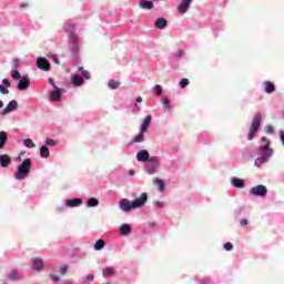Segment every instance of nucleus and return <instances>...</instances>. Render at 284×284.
I'll use <instances>...</instances> for the list:
<instances>
[{
    "instance_id": "f257e3e1",
    "label": "nucleus",
    "mask_w": 284,
    "mask_h": 284,
    "mask_svg": "<svg viewBox=\"0 0 284 284\" xmlns=\"http://www.w3.org/2000/svg\"><path fill=\"white\" fill-rule=\"evenodd\" d=\"M261 141L262 143H264V145L257 148V152L261 156L255 159L256 168H261V165L267 163V161H270V159H272V155L274 154V150L270 148V140H267L266 136H262Z\"/></svg>"
},
{
    "instance_id": "f03ea898",
    "label": "nucleus",
    "mask_w": 284,
    "mask_h": 284,
    "mask_svg": "<svg viewBox=\"0 0 284 284\" xmlns=\"http://www.w3.org/2000/svg\"><path fill=\"white\" fill-rule=\"evenodd\" d=\"M31 168H32V160L29 158L23 160V162L18 166V170L14 173V178L17 179V181H23L28 179Z\"/></svg>"
},
{
    "instance_id": "7ed1b4c3",
    "label": "nucleus",
    "mask_w": 284,
    "mask_h": 284,
    "mask_svg": "<svg viewBox=\"0 0 284 284\" xmlns=\"http://www.w3.org/2000/svg\"><path fill=\"white\" fill-rule=\"evenodd\" d=\"M261 112L255 113L247 136L248 141H252L256 136V132L261 129Z\"/></svg>"
},
{
    "instance_id": "20e7f679",
    "label": "nucleus",
    "mask_w": 284,
    "mask_h": 284,
    "mask_svg": "<svg viewBox=\"0 0 284 284\" xmlns=\"http://www.w3.org/2000/svg\"><path fill=\"white\" fill-rule=\"evenodd\" d=\"M159 165H161V161L158 156L150 158V160L145 163L148 174H155L156 170H159Z\"/></svg>"
},
{
    "instance_id": "39448f33",
    "label": "nucleus",
    "mask_w": 284,
    "mask_h": 284,
    "mask_svg": "<svg viewBox=\"0 0 284 284\" xmlns=\"http://www.w3.org/2000/svg\"><path fill=\"white\" fill-rule=\"evenodd\" d=\"M250 194L252 196H267V187H265V185L260 184L257 186H253L250 190Z\"/></svg>"
},
{
    "instance_id": "423d86ee",
    "label": "nucleus",
    "mask_w": 284,
    "mask_h": 284,
    "mask_svg": "<svg viewBox=\"0 0 284 284\" xmlns=\"http://www.w3.org/2000/svg\"><path fill=\"white\" fill-rule=\"evenodd\" d=\"M131 203H132L133 210L143 207V205H145V203H148V193H142L140 197H136Z\"/></svg>"
},
{
    "instance_id": "0eeeda50",
    "label": "nucleus",
    "mask_w": 284,
    "mask_h": 284,
    "mask_svg": "<svg viewBox=\"0 0 284 284\" xmlns=\"http://www.w3.org/2000/svg\"><path fill=\"white\" fill-rule=\"evenodd\" d=\"M78 41H79V38L77 37L75 32L69 33V43L72 45L71 52L73 54H77V52H79V44L77 43Z\"/></svg>"
},
{
    "instance_id": "6e6552de",
    "label": "nucleus",
    "mask_w": 284,
    "mask_h": 284,
    "mask_svg": "<svg viewBox=\"0 0 284 284\" xmlns=\"http://www.w3.org/2000/svg\"><path fill=\"white\" fill-rule=\"evenodd\" d=\"M19 108V102L17 100H11L7 106L0 113V116H6V114H10V112H14Z\"/></svg>"
},
{
    "instance_id": "1a4fd4ad",
    "label": "nucleus",
    "mask_w": 284,
    "mask_h": 284,
    "mask_svg": "<svg viewBox=\"0 0 284 284\" xmlns=\"http://www.w3.org/2000/svg\"><path fill=\"white\" fill-rule=\"evenodd\" d=\"M36 65L39 68V70L50 72V62L45 58H38L36 61Z\"/></svg>"
},
{
    "instance_id": "9d476101",
    "label": "nucleus",
    "mask_w": 284,
    "mask_h": 284,
    "mask_svg": "<svg viewBox=\"0 0 284 284\" xmlns=\"http://www.w3.org/2000/svg\"><path fill=\"white\" fill-rule=\"evenodd\" d=\"M150 159V152L148 150H141L136 153V161H139L140 163H145Z\"/></svg>"
},
{
    "instance_id": "9b49d317",
    "label": "nucleus",
    "mask_w": 284,
    "mask_h": 284,
    "mask_svg": "<svg viewBox=\"0 0 284 284\" xmlns=\"http://www.w3.org/2000/svg\"><path fill=\"white\" fill-rule=\"evenodd\" d=\"M193 0H182V2L179 4L178 10L182 14H185L187 10H190V6H192Z\"/></svg>"
},
{
    "instance_id": "f8f14e48",
    "label": "nucleus",
    "mask_w": 284,
    "mask_h": 284,
    "mask_svg": "<svg viewBox=\"0 0 284 284\" xmlns=\"http://www.w3.org/2000/svg\"><path fill=\"white\" fill-rule=\"evenodd\" d=\"M120 207L123 212H131L132 210H134V207L132 206V202L130 203V200L128 199H122L120 201Z\"/></svg>"
},
{
    "instance_id": "ddd939ff",
    "label": "nucleus",
    "mask_w": 284,
    "mask_h": 284,
    "mask_svg": "<svg viewBox=\"0 0 284 284\" xmlns=\"http://www.w3.org/2000/svg\"><path fill=\"white\" fill-rule=\"evenodd\" d=\"M61 89L54 87V91H51L50 93V101H52L53 103L61 101Z\"/></svg>"
},
{
    "instance_id": "4468645a",
    "label": "nucleus",
    "mask_w": 284,
    "mask_h": 284,
    "mask_svg": "<svg viewBox=\"0 0 284 284\" xmlns=\"http://www.w3.org/2000/svg\"><path fill=\"white\" fill-rule=\"evenodd\" d=\"M10 163H12V158L8 154L0 155V165L1 168H10Z\"/></svg>"
},
{
    "instance_id": "2eb2a0df",
    "label": "nucleus",
    "mask_w": 284,
    "mask_h": 284,
    "mask_svg": "<svg viewBox=\"0 0 284 284\" xmlns=\"http://www.w3.org/2000/svg\"><path fill=\"white\" fill-rule=\"evenodd\" d=\"M30 88V79L22 77L18 82V90H28Z\"/></svg>"
},
{
    "instance_id": "dca6fc26",
    "label": "nucleus",
    "mask_w": 284,
    "mask_h": 284,
    "mask_svg": "<svg viewBox=\"0 0 284 284\" xmlns=\"http://www.w3.org/2000/svg\"><path fill=\"white\" fill-rule=\"evenodd\" d=\"M154 26L158 30H165V28H168V20H165V18H158Z\"/></svg>"
},
{
    "instance_id": "f3484780",
    "label": "nucleus",
    "mask_w": 284,
    "mask_h": 284,
    "mask_svg": "<svg viewBox=\"0 0 284 284\" xmlns=\"http://www.w3.org/2000/svg\"><path fill=\"white\" fill-rule=\"evenodd\" d=\"M150 123H152V115H146L142 122L140 131L148 132V128H150Z\"/></svg>"
},
{
    "instance_id": "a211bd4d",
    "label": "nucleus",
    "mask_w": 284,
    "mask_h": 284,
    "mask_svg": "<svg viewBox=\"0 0 284 284\" xmlns=\"http://www.w3.org/2000/svg\"><path fill=\"white\" fill-rule=\"evenodd\" d=\"M32 268L36 271V272H41V270H43V260L41 258H34L32 261Z\"/></svg>"
},
{
    "instance_id": "6ab92c4d",
    "label": "nucleus",
    "mask_w": 284,
    "mask_h": 284,
    "mask_svg": "<svg viewBox=\"0 0 284 284\" xmlns=\"http://www.w3.org/2000/svg\"><path fill=\"white\" fill-rule=\"evenodd\" d=\"M83 203V200L81 199H72V200H67L65 205L67 207H79Z\"/></svg>"
},
{
    "instance_id": "aec40b11",
    "label": "nucleus",
    "mask_w": 284,
    "mask_h": 284,
    "mask_svg": "<svg viewBox=\"0 0 284 284\" xmlns=\"http://www.w3.org/2000/svg\"><path fill=\"white\" fill-rule=\"evenodd\" d=\"M231 185H233V187H240V189L245 187V181L239 178H231Z\"/></svg>"
},
{
    "instance_id": "412c9836",
    "label": "nucleus",
    "mask_w": 284,
    "mask_h": 284,
    "mask_svg": "<svg viewBox=\"0 0 284 284\" xmlns=\"http://www.w3.org/2000/svg\"><path fill=\"white\" fill-rule=\"evenodd\" d=\"M140 8H142L143 10H152V8H154V2L149 0H141Z\"/></svg>"
},
{
    "instance_id": "4be33fe9",
    "label": "nucleus",
    "mask_w": 284,
    "mask_h": 284,
    "mask_svg": "<svg viewBox=\"0 0 284 284\" xmlns=\"http://www.w3.org/2000/svg\"><path fill=\"white\" fill-rule=\"evenodd\" d=\"M72 84L75 85V88H81L83 85V77L75 74L72 78Z\"/></svg>"
},
{
    "instance_id": "5701e85b",
    "label": "nucleus",
    "mask_w": 284,
    "mask_h": 284,
    "mask_svg": "<svg viewBox=\"0 0 284 284\" xmlns=\"http://www.w3.org/2000/svg\"><path fill=\"white\" fill-rule=\"evenodd\" d=\"M163 110L164 112H172V102L168 98H162Z\"/></svg>"
},
{
    "instance_id": "b1692460",
    "label": "nucleus",
    "mask_w": 284,
    "mask_h": 284,
    "mask_svg": "<svg viewBox=\"0 0 284 284\" xmlns=\"http://www.w3.org/2000/svg\"><path fill=\"white\" fill-rule=\"evenodd\" d=\"M6 143H8V133H6V131H0V150L6 148Z\"/></svg>"
},
{
    "instance_id": "393cba45",
    "label": "nucleus",
    "mask_w": 284,
    "mask_h": 284,
    "mask_svg": "<svg viewBox=\"0 0 284 284\" xmlns=\"http://www.w3.org/2000/svg\"><path fill=\"white\" fill-rule=\"evenodd\" d=\"M264 90L266 94H272V92L276 90V87L274 85V83L266 81L264 82Z\"/></svg>"
},
{
    "instance_id": "a878e982",
    "label": "nucleus",
    "mask_w": 284,
    "mask_h": 284,
    "mask_svg": "<svg viewBox=\"0 0 284 284\" xmlns=\"http://www.w3.org/2000/svg\"><path fill=\"white\" fill-rule=\"evenodd\" d=\"M132 232V226H130V224H122L120 226V233L123 236H128V234H130Z\"/></svg>"
},
{
    "instance_id": "bb28decb",
    "label": "nucleus",
    "mask_w": 284,
    "mask_h": 284,
    "mask_svg": "<svg viewBox=\"0 0 284 284\" xmlns=\"http://www.w3.org/2000/svg\"><path fill=\"white\" fill-rule=\"evenodd\" d=\"M145 141V131L139 132V134L133 139V143H143Z\"/></svg>"
},
{
    "instance_id": "cd10ccee",
    "label": "nucleus",
    "mask_w": 284,
    "mask_h": 284,
    "mask_svg": "<svg viewBox=\"0 0 284 284\" xmlns=\"http://www.w3.org/2000/svg\"><path fill=\"white\" fill-rule=\"evenodd\" d=\"M40 156L42 159H48V156H50V149H48V146H45V145H42L40 148Z\"/></svg>"
},
{
    "instance_id": "c85d7f7f",
    "label": "nucleus",
    "mask_w": 284,
    "mask_h": 284,
    "mask_svg": "<svg viewBox=\"0 0 284 284\" xmlns=\"http://www.w3.org/2000/svg\"><path fill=\"white\" fill-rule=\"evenodd\" d=\"M99 205V200H97V197H90L87 201V206L89 207H97Z\"/></svg>"
},
{
    "instance_id": "c756f323",
    "label": "nucleus",
    "mask_w": 284,
    "mask_h": 284,
    "mask_svg": "<svg viewBox=\"0 0 284 284\" xmlns=\"http://www.w3.org/2000/svg\"><path fill=\"white\" fill-rule=\"evenodd\" d=\"M103 276H114L116 274V271L112 267H106L102 271Z\"/></svg>"
},
{
    "instance_id": "7c9ffc66",
    "label": "nucleus",
    "mask_w": 284,
    "mask_h": 284,
    "mask_svg": "<svg viewBox=\"0 0 284 284\" xmlns=\"http://www.w3.org/2000/svg\"><path fill=\"white\" fill-rule=\"evenodd\" d=\"M120 85H121V82H119V81H115V80L109 81V88L111 90H119Z\"/></svg>"
},
{
    "instance_id": "2f4dec72",
    "label": "nucleus",
    "mask_w": 284,
    "mask_h": 284,
    "mask_svg": "<svg viewBox=\"0 0 284 284\" xmlns=\"http://www.w3.org/2000/svg\"><path fill=\"white\" fill-rule=\"evenodd\" d=\"M105 247V242L103 240H98L94 244V250H103Z\"/></svg>"
},
{
    "instance_id": "473e14b6",
    "label": "nucleus",
    "mask_w": 284,
    "mask_h": 284,
    "mask_svg": "<svg viewBox=\"0 0 284 284\" xmlns=\"http://www.w3.org/2000/svg\"><path fill=\"white\" fill-rule=\"evenodd\" d=\"M154 183L159 186L160 192H163V190H165V182H163V180L155 179Z\"/></svg>"
},
{
    "instance_id": "72a5a7b5",
    "label": "nucleus",
    "mask_w": 284,
    "mask_h": 284,
    "mask_svg": "<svg viewBox=\"0 0 284 284\" xmlns=\"http://www.w3.org/2000/svg\"><path fill=\"white\" fill-rule=\"evenodd\" d=\"M19 278H21V275H19L17 271H13L10 273V275H8L9 281H19Z\"/></svg>"
},
{
    "instance_id": "f704fd0d",
    "label": "nucleus",
    "mask_w": 284,
    "mask_h": 284,
    "mask_svg": "<svg viewBox=\"0 0 284 284\" xmlns=\"http://www.w3.org/2000/svg\"><path fill=\"white\" fill-rule=\"evenodd\" d=\"M11 77H12V79H14L16 81H19V79H21V73H20L17 69H12V71H11Z\"/></svg>"
},
{
    "instance_id": "c9c22d12",
    "label": "nucleus",
    "mask_w": 284,
    "mask_h": 284,
    "mask_svg": "<svg viewBox=\"0 0 284 284\" xmlns=\"http://www.w3.org/2000/svg\"><path fill=\"white\" fill-rule=\"evenodd\" d=\"M154 92H155V94H156L158 97H161V95L163 94V87L156 84V85L154 87Z\"/></svg>"
},
{
    "instance_id": "e433bc0d",
    "label": "nucleus",
    "mask_w": 284,
    "mask_h": 284,
    "mask_svg": "<svg viewBox=\"0 0 284 284\" xmlns=\"http://www.w3.org/2000/svg\"><path fill=\"white\" fill-rule=\"evenodd\" d=\"M23 145H26V148H34V142L32 141V139H26L23 141Z\"/></svg>"
},
{
    "instance_id": "4c0bfd02",
    "label": "nucleus",
    "mask_w": 284,
    "mask_h": 284,
    "mask_svg": "<svg viewBox=\"0 0 284 284\" xmlns=\"http://www.w3.org/2000/svg\"><path fill=\"white\" fill-rule=\"evenodd\" d=\"M180 88H187V85H190V80H187L186 78L182 79L179 83Z\"/></svg>"
},
{
    "instance_id": "58836bf2",
    "label": "nucleus",
    "mask_w": 284,
    "mask_h": 284,
    "mask_svg": "<svg viewBox=\"0 0 284 284\" xmlns=\"http://www.w3.org/2000/svg\"><path fill=\"white\" fill-rule=\"evenodd\" d=\"M0 92L1 94H10V90H8V87H4L3 84H0Z\"/></svg>"
},
{
    "instance_id": "ea45409f",
    "label": "nucleus",
    "mask_w": 284,
    "mask_h": 284,
    "mask_svg": "<svg viewBox=\"0 0 284 284\" xmlns=\"http://www.w3.org/2000/svg\"><path fill=\"white\" fill-rule=\"evenodd\" d=\"M64 30H65V32H69V34H70L71 32H74V24H67V26L64 27Z\"/></svg>"
},
{
    "instance_id": "a19ab883",
    "label": "nucleus",
    "mask_w": 284,
    "mask_h": 284,
    "mask_svg": "<svg viewBox=\"0 0 284 284\" xmlns=\"http://www.w3.org/2000/svg\"><path fill=\"white\" fill-rule=\"evenodd\" d=\"M19 65H21V60L19 59L13 60L12 70H17Z\"/></svg>"
},
{
    "instance_id": "79ce46f5",
    "label": "nucleus",
    "mask_w": 284,
    "mask_h": 284,
    "mask_svg": "<svg viewBox=\"0 0 284 284\" xmlns=\"http://www.w3.org/2000/svg\"><path fill=\"white\" fill-rule=\"evenodd\" d=\"M224 250H226V252H232V250H234V245H232V243L227 242L224 244Z\"/></svg>"
},
{
    "instance_id": "37998d69",
    "label": "nucleus",
    "mask_w": 284,
    "mask_h": 284,
    "mask_svg": "<svg viewBox=\"0 0 284 284\" xmlns=\"http://www.w3.org/2000/svg\"><path fill=\"white\" fill-rule=\"evenodd\" d=\"M265 132H266V134H274V126L266 125Z\"/></svg>"
},
{
    "instance_id": "c03bdc74",
    "label": "nucleus",
    "mask_w": 284,
    "mask_h": 284,
    "mask_svg": "<svg viewBox=\"0 0 284 284\" xmlns=\"http://www.w3.org/2000/svg\"><path fill=\"white\" fill-rule=\"evenodd\" d=\"M45 145L54 146V145H57V142L54 140H52V139H47L45 140Z\"/></svg>"
},
{
    "instance_id": "a18cd8bd",
    "label": "nucleus",
    "mask_w": 284,
    "mask_h": 284,
    "mask_svg": "<svg viewBox=\"0 0 284 284\" xmlns=\"http://www.w3.org/2000/svg\"><path fill=\"white\" fill-rule=\"evenodd\" d=\"M60 274H62V275L68 274V265H63V266L60 268Z\"/></svg>"
},
{
    "instance_id": "49530a36",
    "label": "nucleus",
    "mask_w": 284,
    "mask_h": 284,
    "mask_svg": "<svg viewBox=\"0 0 284 284\" xmlns=\"http://www.w3.org/2000/svg\"><path fill=\"white\" fill-rule=\"evenodd\" d=\"M49 276L53 281V283H59V281H61V277H59L57 275H49Z\"/></svg>"
},
{
    "instance_id": "de8ad7c7",
    "label": "nucleus",
    "mask_w": 284,
    "mask_h": 284,
    "mask_svg": "<svg viewBox=\"0 0 284 284\" xmlns=\"http://www.w3.org/2000/svg\"><path fill=\"white\" fill-rule=\"evenodd\" d=\"M51 60L53 61V63H55L57 65H59L61 62L59 61V57L58 55H52Z\"/></svg>"
},
{
    "instance_id": "09e8293b",
    "label": "nucleus",
    "mask_w": 284,
    "mask_h": 284,
    "mask_svg": "<svg viewBox=\"0 0 284 284\" xmlns=\"http://www.w3.org/2000/svg\"><path fill=\"white\" fill-rule=\"evenodd\" d=\"M185 51H183L182 49H180L178 52H175V57H178V59H181V57H183Z\"/></svg>"
},
{
    "instance_id": "8fccbe9b",
    "label": "nucleus",
    "mask_w": 284,
    "mask_h": 284,
    "mask_svg": "<svg viewBox=\"0 0 284 284\" xmlns=\"http://www.w3.org/2000/svg\"><path fill=\"white\" fill-rule=\"evenodd\" d=\"M82 77L87 80L90 79V72L88 70L82 71Z\"/></svg>"
},
{
    "instance_id": "3c124183",
    "label": "nucleus",
    "mask_w": 284,
    "mask_h": 284,
    "mask_svg": "<svg viewBox=\"0 0 284 284\" xmlns=\"http://www.w3.org/2000/svg\"><path fill=\"white\" fill-rule=\"evenodd\" d=\"M2 83H3L2 85H4V88H10V85H11L10 80H8V79H3Z\"/></svg>"
},
{
    "instance_id": "603ef678",
    "label": "nucleus",
    "mask_w": 284,
    "mask_h": 284,
    "mask_svg": "<svg viewBox=\"0 0 284 284\" xmlns=\"http://www.w3.org/2000/svg\"><path fill=\"white\" fill-rule=\"evenodd\" d=\"M155 206L160 207V210H161V209L165 207V204L163 202L158 201V202H155Z\"/></svg>"
},
{
    "instance_id": "864d4df0",
    "label": "nucleus",
    "mask_w": 284,
    "mask_h": 284,
    "mask_svg": "<svg viewBox=\"0 0 284 284\" xmlns=\"http://www.w3.org/2000/svg\"><path fill=\"white\" fill-rule=\"evenodd\" d=\"M247 219H242L240 222V225H242V227H245V225H247Z\"/></svg>"
},
{
    "instance_id": "5fc2aeb1",
    "label": "nucleus",
    "mask_w": 284,
    "mask_h": 284,
    "mask_svg": "<svg viewBox=\"0 0 284 284\" xmlns=\"http://www.w3.org/2000/svg\"><path fill=\"white\" fill-rule=\"evenodd\" d=\"M212 282L210 281V278H204L202 281H200V284H211Z\"/></svg>"
},
{
    "instance_id": "6e6d98bb",
    "label": "nucleus",
    "mask_w": 284,
    "mask_h": 284,
    "mask_svg": "<svg viewBox=\"0 0 284 284\" xmlns=\"http://www.w3.org/2000/svg\"><path fill=\"white\" fill-rule=\"evenodd\" d=\"M85 281H94V275L92 274L87 275Z\"/></svg>"
},
{
    "instance_id": "4d7b16f0",
    "label": "nucleus",
    "mask_w": 284,
    "mask_h": 284,
    "mask_svg": "<svg viewBox=\"0 0 284 284\" xmlns=\"http://www.w3.org/2000/svg\"><path fill=\"white\" fill-rule=\"evenodd\" d=\"M280 138H281L282 144L284 145V131H280Z\"/></svg>"
},
{
    "instance_id": "13d9d810",
    "label": "nucleus",
    "mask_w": 284,
    "mask_h": 284,
    "mask_svg": "<svg viewBox=\"0 0 284 284\" xmlns=\"http://www.w3.org/2000/svg\"><path fill=\"white\" fill-rule=\"evenodd\" d=\"M139 110H141V106H139V104H134L133 112H139Z\"/></svg>"
},
{
    "instance_id": "bf43d9fd",
    "label": "nucleus",
    "mask_w": 284,
    "mask_h": 284,
    "mask_svg": "<svg viewBox=\"0 0 284 284\" xmlns=\"http://www.w3.org/2000/svg\"><path fill=\"white\" fill-rule=\"evenodd\" d=\"M49 83H50V85H53V88H57V85L54 84V79L49 78Z\"/></svg>"
},
{
    "instance_id": "052dcab7",
    "label": "nucleus",
    "mask_w": 284,
    "mask_h": 284,
    "mask_svg": "<svg viewBox=\"0 0 284 284\" xmlns=\"http://www.w3.org/2000/svg\"><path fill=\"white\" fill-rule=\"evenodd\" d=\"M136 103H143V98L141 97H138L136 100H135Z\"/></svg>"
},
{
    "instance_id": "680f3d73",
    "label": "nucleus",
    "mask_w": 284,
    "mask_h": 284,
    "mask_svg": "<svg viewBox=\"0 0 284 284\" xmlns=\"http://www.w3.org/2000/svg\"><path fill=\"white\" fill-rule=\"evenodd\" d=\"M129 176H134V170L129 171Z\"/></svg>"
},
{
    "instance_id": "e2e57ef3",
    "label": "nucleus",
    "mask_w": 284,
    "mask_h": 284,
    "mask_svg": "<svg viewBox=\"0 0 284 284\" xmlns=\"http://www.w3.org/2000/svg\"><path fill=\"white\" fill-rule=\"evenodd\" d=\"M79 72H83V67L78 68Z\"/></svg>"
},
{
    "instance_id": "0e129e2a",
    "label": "nucleus",
    "mask_w": 284,
    "mask_h": 284,
    "mask_svg": "<svg viewBox=\"0 0 284 284\" xmlns=\"http://www.w3.org/2000/svg\"><path fill=\"white\" fill-rule=\"evenodd\" d=\"M20 8H28V4H20Z\"/></svg>"
},
{
    "instance_id": "69168bd1",
    "label": "nucleus",
    "mask_w": 284,
    "mask_h": 284,
    "mask_svg": "<svg viewBox=\"0 0 284 284\" xmlns=\"http://www.w3.org/2000/svg\"><path fill=\"white\" fill-rule=\"evenodd\" d=\"M3 108V101L0 100V109Z\"/></svg>"
}]
</instances>
